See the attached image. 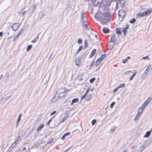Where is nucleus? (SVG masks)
<instances>
[{"label": "nucleus", "instance_id": "nucleus-1", "mask_svg": "<svg viewBox=\"0 0 152 152\" xmlns=\"http://www.w3.org/2000/svg\"><path fill=\"white\" fill-rule=\"evenodd\" d=\"M102 15L103 16V20H105V21H103L104 24L107 23L110 21L111 15L109 12H105L104 13L102 14Z\"/></svg>", "mask_w": 152, "mask_h": 152}, {"label": "nucleus", "instance_id": "nucleus-2", "mask_svg": "<svg viewBox=\"0 0 152 152\" xmlns=\"http://www.w3.org/2000/svg\"><path fill=\"white\" fill-rule=\"evenodd\" d=\"M57 93H56L55 95L53 96L51 99L52 102H58L59 100L61 99L64 97L65 96V94H64L63 96H61V94H58V95L56 96Z\"/></svg>", "mask_w": 152, "mask_h": 152}, {"label": "nucleus", "instance_id": "nucleus-3", "mask_svg": "<svg viewBox=\"0 0 152 152\" xmlns=\"http://www.w3.org/2000/svg\"><path fill=\"white\" fill-rule=\"evenodd\" d=\"M127 12L122 9L120 10L118 12V15L119 18H124Z\"/></svg>", "mask_w": 152, "mask_h": 152}, {"label": "nucleus", "instance_id": "nucleus-4", "mask_svg": "<svg viewBox=\"0 0 152 152\" xmlns=\"http://www.w3.org/2000/svg\"><path fill=\"white\" fill-rule=\"evenodd\" d=\"M20 24L18 23H15L12 26L10 25V27L15 31H17L20 26Z\"/></svg>", "mask_w": 152, "mask_h": 152}, {"label": "nucleus", "instance_id": "nucleus-5", "mask_svg": "<svg viewBox=\"0 0 152 152\" xmlns=\"http://www.w3.org/2000/svg\"><path fill=\"white\" fill-rule=\"evenodd\" d=\"M86 22L87 23L88 22L87 21H83L81 23V25L85 29L89 31V25L87 23L85 24Z\"/></svg>", "mask_w": 152, "mask_h": 152}, {"label": "nucleus", "instance_id": "nucleus-6", "mask_svg": "<svg viewBox=\"0 0 152 152\" xmlns=\"http://www.w3.org/2000/svg\"><path fill=\"white\" fill-rule=\"evenodd\" d=\"M13 74L12 72H11V70H10L7 71V72L5 74V76L7 80L8 79L10 76H13Z\"/></svg>", "mask_w": 152, "mask_h": 152}, {"label": "nucleus", "instance_id": "nucleus-7", "mask_svg": "<svg viewBox=\"0 0 152 152\" xmlns=\"http://www.w3.org/2000/svg\"><path fill=\"white\" fill-rule=\"evenodd\" d=\"M126 26V27L125 28L124 27L122 28V31L124 33V36H125L126 35L127 33V29L129 28V25L127 24Z\"/></svg>", "mask_w": 152, "mask_h": 152}, {"label": "nucleus", "instance_id": "nucleus-8", "mask_svg": "<svg viewBox=\"0 0 152 152\" xmlns=\"http://www.w3.org/2000/svg\"><path fill=\"white\" fill-rule=\"evenodd\" d=\"M56 92V93L59 94H65V90H64V88H61L58 89Z\"/></svg>", "mask_w": 152, "mask_h": 152}, {"label": "nucleus", "instance_id": "nucleus-9", "mask_svg": "<svg viewBox=\"0 0 152 152\" xmlns=\"http://www.w3.org/2000/svg\"><path fill=\"white\" fill-rule=\"evenodd\" d=\"M152 142L149 139H148L145 141V142L142 145L144 148H145L148 145Z\"/></svg>", "mask_w": 152, "mask_h": 152}, {"label": "nucleus", "instance_id": "nucleus-10", "mask_svg": "<svg viewBox=\"0 0 152 152\" xmlns=\"http://www.w3.org/2000/svg\"><path fill=\"white\" fill-rule=\"evenodd\" d=\"M75 62L77 66H80L81 63V60L79 57L76 58L75 60Z\"/></svg>", "mask_w": 152, "mask_h": 152}, {"label": "nucleus", "instance_id": "nucleus-11", "mask_svg": "<svg viewBox=\"0 0 152 152\" xmlns=\"http://www.w3.org/2000/svg\"><path fill=\"white\" fill-rule=\"evenodd\" d=\"M103 32L105 34L108 33L110 32V30L107 28L104 27L102 29Z\"/></svg>", "mask_w": 152, "mask_h": 152}, {"label": "nucleus", "instance_id": "nucleus-12", "mask_svg": "<svg viewBox=\"0 0 152 152\" xmlns=\"http://www.w3.org/2000/svg\"><path fill=\"white\" fill-rule=\"evenodd\" d=\"M96 49H94L92 51L89 57V58H91L94 56L96 53Z\"/></svg>", "mask_w": 152, "mask_h": 152}, {"label": "nucleus", "instance_id": "nucleus-13", "mask_svg": "<svg viewBox=\"0 0 152 152\" xmlns=\"http://www.w3.org/2000/svg\"><path fill=\"white\" fill-rule=\"evenodd\" d=\"M151 99H152V98L151 97H149L148 98V99H147V100L144 102L143 104L145 105H146V106H147L148 104L149 103V102L151 101Z\"/></svg>", "mask_w": 152, "mask_h": 152}, {"label": "nucleus", "instance_id": "nucleus-14", "mask_svg": "<svg viewBox=\"0 0 152 152\" xmlns=\"http://www.w3.org/2000/svg\"><path fill=\"white\" fill-rule=\"evenodd\" d=\"M70 132H68L64 134L61 137V139L62 140H64L65 139V137L68 135H70Z\"/></svg>", "mask_w": 152, "mask_h": 152}, {"label": "nucleus", "instance_id": "nucleus-15", "mask_svg": "<svg viewBox=\"0 0 152 152\" xmlns=\"http://www.w3.org/2000/svg\"><path fill=\"white\" fill-rule=\"evenodd\" d=\"M146 107V105H145L144 104L141 105L140 107L138 109V111H139V110H141L140 111L141 112H142L144 109H145V107Z\"/></svg>", "mask_w": 152, "mask_h": 152}, {"label": "nucleus", "instance_id": "nucleus-16", "mask_svg": "<svg viewBox=\"0 0 152 152\" xmlns=\"http://www.w3.org/2000/svg\"><path fill=\"white\" fill-rule=\"evenodd\" d=\"M91 94H88L86 97L85 99L86 101H89L91 97Z\"/></svg>", "mask_w": 152, "mask_h": 152}, {"label": "nucleus", "instance_id": "nucleus-17", "mask_svg": "<svg viewBox=\"0 0 152 152\" xmlns=\"http://www.w3.org/2000/svg\"><path fill=\"white\" fill-rule=\"evenodd\" d=\"M115 31L116 34L118 35H121L122 34L121 31L120 30L119 28H117L115 29Z\"/></svg>", "mask_w": 152, "mask_h": 152}, {"label": "nucleus", "instance_id": "nucleus-18", "mask_svg": "<svg viewBox=\"0 0 152 152\" xmlns=\"http://www.w3.org/2000/svg\"><path fill=\"white\" fill-rule=\"evenodd\" d=\"M115 34H113L111 37V39L110 42H114L115 40Z\"/></svg>", "mask_w": 152, "mask_h": 152}, {"label": "nucleus", "instance_id": "nucleus-19", "mask_svg": "<svg viewBox=\"0 0 152 152\" xmlns=\"http://www.w3.org/2000/svg\"><path fill=\"white\" fill-rule=\"evenodd\" d=\"M142 113L140 111L139 112L138 111V112L137 113L136 116L134 118V121H136L138 119L139 117L140 116V115Z\"/></svg>", "mask_w": 152, "mask_h": 152}, {"label": "nucleus", "instance_id": "nucleus-20", "mask_svg": "<svg viewBox=\"0 0 152 152\" xmlns=\"http://www.w3.org/2000/svg\"><path fill=\"white\" fill-rule=\"evenodd\" d=\"M88 53V52L87 50L86 52L82 53L81 56L82 58H83L84 59H85L87 56V55Z\"/></svg>", "mask_w": 152, "mask_h": 152}, {"label": "nucleus", "instance_id": "nucleus-21", "mask_svg": "<svg viewBox=\"0 0 152 152\" xmlns=\"http://www.w3.org/2000/svg\"><path fill=\"white\" fill-rule=\"evenodd\" d=\"M151 134V131H147L145 135L144 136V137H148Z\"/></svg>", "mask_w": 152, "mask_h": 152}, {"label": "nucleus", "instance_id": "nucleus-22", "mask_svg": "<svg viewBox=\"0 0 152 152\" xmlns=\"http://www.w3.org/2000/svg\"><path fill=\"white\" fill-rule=\"evenodd\" d=\"M149 71L145 70L144 72L143 73V75L142 77V78H144L148 75Z\"/></svg>", "mask_w": 152, "mask_h": 152}, {"label": "nucleus", "instance_id": "nucleus-23", "mask_svg": "<svg viewBox=\"0 0 152 152\" xmlns=\"http://www.w3.org/2000/svg\"><path fill=\"white\" fill-rule=\"evenodd\" d=\"M69 117V116H65L62 119V120L58 124L57 126H58L59 125H60L61 123L64 122L67 119V118Z\"/></svg>", "mask_w": 152, "mask_h": 152}, {"label": "nucleus", "instance_id": "nucleus-24", "mask_svg": "<svg viewBox=\"0 0 152 152\" xmlns=\"http://www.w3.org/2000/svg\"><path fill=\"white\" fill-rule=\"evenodd\" d=\"M151 11L152 10L150 9L149 10H147L146 11L144 12L145 16H146L149 15V14L151 12Z\"/></svg>", "mask_w": 152, "mask_h": 152}, {"label": "nucleus", "instance_id": "nucleus-25", "mask_svg": "<svg viewBox=\"0 0 152 152\" xmlns=\"http://www.w3.org/2000/svg\"><path fill=\"white\" fill-rule=\"evenodd\" d=\"M22 115V113H21L18 116V118L16 122L20 123L21 119V118Z\"/></svg>", "mask_w": 152, "mask_h": 152}, {"label": "nucleus", "instance_id": "nucleus-26", "mask_svg": "<svg viewBox=\"0 0 152 152\" xmlns=\"http://www.w3.org/2000/svg\"><path fill=\"white\" fill-rule=\"evenodd\" d=\"M44 126V125L42 124L37 129V131L39 132Z\"/></svg>", "mask_w": 152, "mask_h": 152}, {"label": "nucleus", "instance_id": "nucleus-27", "mask_svg": "<svg viewBox=\"0 0 152 152\" xmlns=\"http://www.w3.org/2000/svg\"><path fill=\"white\" fill-rule=\"evenodd\" d=\"M106 56V54H104L101 55L100 57L99 58L97 59L99 60L100 61H101Z\"/></svg>", "mask_w": 152, "mask_h": 152}, {"label": "nucleus", "instance_id": "nucleus-28", "mask_svg": "<svg viewBox=\"0 0 152 152\" xmlns=\"http://www.w3.org/2000/svg\"><path fill=\"white\" fill-rule=\"evenodd\" d=\"M127 90V88L126 89H125L122 91L121 93V97H123L124 96Z\"/></svg>", "mask_w": 152, "mask_h": 152}, {"label": "nucleus", "instance_id": "nucleus-29", "mask_svg": "<svg viewBox=\"0 0 152 152\" xmlns=\"http://www.w3.org/2000/svg\"><path fill=\"white\" fill-rule=\"evenodd\" d=\"M85 17V12H81V20L83 22V21H84L83 20V19L84 17Z\"/></svg>", "mask_w": 152, "mask_h": 152}, {"label": "nucleus", "instance_id": "nucleus-30", "mask_svg": "<svg viewBox=\"0 0 152 152\" xmlns=\"http://www.w3.org/2000/svg\"><path fill=\"white\" fill-rule=\"evenodd\" d=\"M137 15L138 16H139L140 17H142L144 16H146L144 12L143 13H139L137 14Z\"/></svg>", "mask_w": 152, "mask_h": 152}, {"label": "nucleus", "instance_id": "nucleus-31", "mask_svg": "<svg viewBox=\"0 0 152 152\" xmlns=\"http://www.w3.org/2000/svg\"><path fill=\"white\" fill-rule=\"evenodd\" d=\"M33 45H29L27 46L26 49V51L27 52L29 51L32 48Z\"/></svg>", "mask_w": 152, "mask_h": 152}, {"label": "nucleus", "instance_id": "nucleus-32", "mask_svg": "<svg viewBox=\"0 0 152 152\" xmlns=\"http://www.w3.org/2000/svg\"><path fill=\"white\" fill-rule=\"evenodd\" d=\"M39 35V34H38V35H37V37H35L34 39L32 40L31 41V42H32L33 43H35L37 40V39L39 38L38 36Z\"/></svg>", "mask_w": 152, "mask_h": 152}, {"label": "nucleus", "instance_id": "nucleus-33", "mask_svg": "<svg viewBox=\"0 0 152 152\" xmlns=\"http://www.w3.org/2000/svg\"><path fill=\"white\" fill-rule=\"evenodd\" d=\"M136 21V19L135 18H133L131 19L129 21V23H130L133 24L135 23Z\"/></svg>", "mask_w": 152, "mask_h": 152}, {"label": "nucleus", "instance_id": "nucleus-34", "mask_svg": "<svg viewBox=\"0 0 152 152\" xmlns=\"http://www.w3.org/2000/svg\"><path fill=\"white\" fill-rule=\"evenodd\" d=\"M83 48V46L82 45L80 46L78 49L77 51V52H76V54H78L81 51Z\"/></svg>", "mask_w": 152, "mask_h": 152}, {"label": "nucleus", "instance_id": "nucleus-35", "mask_svg": "<svg viewBox=\"0 0 152 152\" xmlns=\"http://www.w3.org/2000/svg\"><path fill=\"white\" fill-rule=\"evenodd\" d=\"M55 117V115L53 117L50 118V119L48 121L47 123V125H50V123L53 120V119Z\"/></svg>", "mask_w": 152, "mask_h": 152}, {"label": "nucleus", "instance_id": "nucleus-36", "mask_svg": "<svg viewBox=\"0 0 152 152\" xmlns=\"http://www.w3.org/2000/svg\"><path fill=\"white\" fill-rule=\"evenodd\" d=\"M87 39H86L84 41L85 45H84V49L87 48L88 46V44L87 43Z\"/></svg>", "mask_w": 152, "mask_h": 152}, {"label": "nucleus", "instance_id": "nucleus-37", "mask_svg": "<svg viewBox=\"0 0 152 152\" xmlns=\"http://www.w3.org/2000/svg\"><path fill=\"white\" fill-rule=\"evenodd\" d=\"M96 78L95 77H93L91 79L89 80V82L91 83H93L96 80Z\"/></svg>", "mask_w": 152, "mask_h": 152}, {"label": "nucleus", "instance_id": "nucleus-38", "mask_svg": "<svg viewBox=\"0 0 152 152\" xmlns=\"http://www.w3.org/2000/svg\"><path fill=\"white\" fill-rule=\"evenodd\" d=\"M115 45V43L114 42H109V45L112 48H113L114 46Z\"/></svg>", "mask_w": 152, "mask_h": 152}, {"label": "nucleus", "instance_id": "nucleus-39", "mask_svg": "<svg viewBox=\"0 0 152 152\" xmlns=\"http://www.w3.org/2000/svg\"><path fill=\"white\" fill-rule=\"evenodd\" d=\"M142 145L139 148L137 152H142L145 149Z\"/></svg>", "mask_w": 152, "mask_h": 152}, {"label": "nucleus", "instance_id": "nucleus-40", "mask_svg": "<svg viewBox=\"0 0 152 152\" xmlns=\"http://www.w3.org/2000/svg\"><path fill=\"white\" fill-rule=\"evenodd\" d=\"M101 61H99V60L97 59L96 61L95 65L96 67L98 66H99V65L100 64V63Z\"/></svg>", "mask_w": 152, "mask_h": 152}, {"label": "nucleus", "instance_id": "nucleus-41", "mask_svg": "<svg viewBox=\"0 0 152 152\" xmlns=\"http://www.w3.org/2000/svg\"><path fill=\"white\" fill-rule=\"evenodd\" d=\"M72 101L74 103H77L79 101V99L78 98H75L72 100Z\"/></svg>", "mask_w": 152, "mask_h": 152}, {"label": "nucleus", "instance_id": "nucleus-42", "mask_svg": "<svg viewBox=\"0 0 152 152\" xmlns=\"http://www.w3.org/2000/svg\"><path fill=\"white\" fill-rule=\"evenodd\" d=\"M96 119H93L91 121V124H92V125L93 126L96 123Z\"/></svg>", "mask_w": 152, "mask_h": 152}, {"label": "nucleus", "instance_id": "nucleus-43", "mask_svg": "<svg viewBox=\"0 0 152 152\" xmlns=\"http://www.w3.org/2000/svg\"><path fill=\"white\" fill-rule=\"evenodd\" d=\"M54 140V138H52L50 140L47 142V144H51L53 142V140Z\"/></svg>", "mask_w": 152, "mask_h": 152}, {"label": "nucleus", "instance_id": "nucleus-44", "mask_svg": "<svg viewBox=\"0 0 152 152\" xmlns=\"http://www.w3.org/2000/svg\"><path fill=\"white\" fill-rule=\"evenodd\" d=\"M125 84L124 83H122L121 84L118 86V88H122L124 87L125 86Z\"/></svg>", "mask_w": 152, "mask_h": 152}, {"label": "nucleus", "instance_id": "nucleus-45", "mask_svg": "<svg viewBox=\"0 0 152 152\" xmlns=\"http://www.w3.org/2000/svg\"><path fill=\"white\" fill-rule=\"evenodd\" d=\"M151 68V64L149 65L146 68V69L147 71H149L150 69Z\"/></svg>", "mask_w": 152, "mask_h": 152}, {"label": "nucleus", "instance_id": "nucleus-46", "mask_svg": "<svg viewBox=\"0 0 152 152\" xmlns=\"http://www.w3.org/2000/svg\"><path fill=\"white\" fill-rule=\"evenodd\" d=\"M109 0L110 1V0ZM110 1H111V0H110ZM107 0H105V3H106L105 4L103 3V4L104 5V9H105L106 7H109V6H108L107 5Z\"/></svg>", "mask_w": 152, "mask_h": 152}, {"label": "nucleus", "instance_id": "nucleus-47", "mask_svg": "<svg viewBox=\"0 0 152 152\" xmlns=\"http://www.w3.org/2000/svg\"><path fill=\"white\" fill-rule=\"evenodd\" d=\"M115 102H113L111 103L110 105V107L112 108L113 107V106L115 104Z\"/></svg>", "mask_w": 152, "mask_h": 152}, {"label": "nucleus", "instance_id": "nucleus-48", "mask_svg": "<svg viewBox=\"0 0 152 152\" xmlns=\"http://www.w3.org/2000/svg\"><path fill=\"white\" fill-rule=\"evenodd\" d=\"M53 55V53H50V55L49 56V58H48V60H52V59H53V58H52V56Z\"/></svg>", "mask_w": 152, "mask_h": 152}, {"label": "nucleus", "instance_id": "nucleus-49", "mask_svg": "<svg viewBox=\"0 0 152 152\" xmlns=\"http://www.w3.org/2000/svg\"><path fill=\"white\" fill-rule=\"evenodd\" d=\"M77 43L78 44H81L82 43V40L81 39H78L77 41Z\"/></svg>", "mask_w": 152, "mask_h": 152}, {"label": "nucleus", "instance_id": "nucleus-50", "mask_svg": "<svg viewBox=\"0 0 152 152\" xmlns=\"http://www.w3.org/2000/svg\"><path fill=\"white\" fill-rule=\"evenodd\" d=\"M37 4H36L35 5L33 6L32 7V10L34 11L36 9V7L37 6Z\"/></svg>", "mask_w": 152, "mask_h": 152}, {"label": "nucleus", "instance_id": "nucleus-51", "mask_svg": "<svg viewBox=\"0 0 152 152\" xmlns=\"http://www.w3.org/2000/svg\"><path fill=\"white\" fill-rule=\"evenodd\" d=\"M16 145L15 144L13 143L12 144L10 147H11L12 149H13Z\"/></svg>", "mask_w": 152, "mask_h": 152}, {"label": "nucleus", "instance_id": "nucleus-52", "mask_svg": "<svg viewBox=\"0 0 152 152\" xmlns=\"http://www.w3.org/2000/svg\"><path fill=\"white\" fill-rule=\"evenodd\" d=\"M56 113V111L55 110L50 114V116H52Z\"/></svg>", "mask_w": 152, "mask_h": 152}, {"label": "nucleus", "instance_id": "nucleus-53", "mask_svg": "<svg viewBox=\"0 0 152 152\" xmlns=\"http://www.w3.org/2000/svg\"><path fill=\"white\" fill-rule=\"evenodd\" d=\"M12 94H11V95H10L9 96H7V97H5V99L6 100H8L10 99V98L12 96Z\"/></svg>", "mask_w": 152, "mask_h": 152}, {"label": "nucleus", "instance_id": "nucleus-54", "mask_svg": "<svg viewBox=\"0 0 152 152\" xmlns=\"http://www.w3.org/2000/svg\"><path fill=\"white\" fill-rule=\"evenodd\" d=\"M19 36L17 34L13 38V40L14 41H15L19 37Z\"/></svg>", "mask_w": 152, "mask_h": 152}, {"label": "nucleus", "instance_id": "nucleus-55", "mask_svg": "<svg viewBox=\"0 0 152 152\" xmlns=\"http://www.w3.org/2000/svg\"><path fill=\"white\" fill-rule=\"evenodd\" d=\"M87 95L85 94L83 95L81 97V100H82L83 99L85 98H86V96Z\"/></svg>", "mask_w": 152, "mask_h": 152}, {"label": "nucleus", "instance_id": "nucleus-56", "mask_svg": "<svg viewBox=\"0 0 152 152\" xmlns=\"http://www.w3.org/2000/svg\"><path fill=\"white\" fill-rule=\"evenodd\" d=\"M45 14L44 13H42V15L40 17V20H41L42 18H43L45 16Z\"/></svg>", "mask_w": 152, "mask_h": 152}, {"label": "nucleus", "instance_id": "nucleus-57", "mask_svg": "<svg viewBox=\"0 0 152 152\" xmlns=\"http://www.w3.org/2000/svg\"><path fill=\"white\" fill-rule=\"evenodd\" d=\"M64 114L66 116H69V111H66L64 112Z\"/></svg>", "mask_w": 152, "mask_h": 152}, {"label": "nucleus", "instance_id": "nucleus-58", "mask_svg": "<svg viewBox=\"0 0 152 152\" xmlns=\"http://www.w3.org/2000/svg\"><path fill=\"white\" fill-rule=\"evenodd\" d=\"M115 132V130L113 129H111L110 131V133L111 134H113Z\"/></svg>", "mask_w": 152, "mask_h": 152}, {"label": "nucleus", "instance_id": "nucleus-59", "mask_svg": "<svg viewBox=\"0 0 152 152\" xmlns=\"http://www.w3.org/2000/svg\"><path fill=\"white\" fill-rule=\"evenodd\" d=\"M119 88H118V87H117L116 88H115L113 90V92L115 93L117 91V90Z\"/></svg>", "mask_w": 152, "mask_h": 152}, {"label": "nucleus", "instance_id": "nucleus-60", "mask_svg": "<svg viewBox=\"0 0 152 152\" xmlns=\"http://www.w3.org/2000/svg\"><path fill=\"white\" fill-rule=\"evenodd\" d=\"M90 88H88L85 94H86V95H87V94H88V92L90 90Z\"/></svg>", "mask_w": 152, "mask_h": 152}, {"label": "nucleus", "instance_id": "nucleus-61", "mask_svg": "<svg viewBox=\"0 0 152 152\" xmlns=\"http://www.w3.org/2000/svg\"><path fill=\"white\" fill-rule=\"evenodd\" d=\"M127 59H126V58L124 59V60H122V63H123V64H125L126 63L127 61Z\"/></svg>", "mask_w": 152, "mask_h": 152}, {"label": "nucleus", "instance_id": "nucleus-62", "mask_svg": "<svg viewBox=\"0 0 152 152\" xmlns=\"http://www.w3.org/2000/svg\"><path fill=\"white\" fill-rule=\"evenodd\" d=\"M95 64V62L94 61V60L91 63V64L90 65V66H93Z\"/></svg>", "mask_w": 152, "mask_h": 152}, {"label": "nucleus", "instance_id": "nucleus-63", "mask_svg": "<svg viewBox=\"0 0 152 152\" xmlns=\"http://www.w3.org/2000/svg\"><path fill=\"white\" fill-rule=\"evenodd\" d=\"M134 76H133V75H132L131 76V77H130V78H129V81H131V80H132L133 79V78H134Z\"/></svg>", "mask_w": 152, "mask_h": 152}, {"label": "nucleus", "instance_id": "nucleus-64", "mask_svg": "<svg viewBox=\"0 0 152 152\" xmlns=\"http://www.w3.org/2000/svg\"><path fill=\"white\" fill-rule=\"evenodd\" d=\"M12 150V149L11 147H10L9 149L7 151V152H10Z\"/></svg>", "mask_w": 152, "mask_h": 152}]
</instances>
